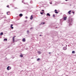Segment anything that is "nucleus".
I'll return each instance as SVG.
<instances>
[{"mask_svg":"<svg viewBox=\"0 0 76 76\" xmlns=\"http://www.w3.org/2000/svg\"><path fill=\"white\" fill-rule=\"evenodd\" d=\"M53 17H55V15H54V14H53Z\"/></svg>","mask_w":76,"mask_h":76,"instance_id":"obj_22","label":"nucleus"},{"mask_svg":"<svg viewBox=\"0 0 76 76\" xmlns=\"http://www.w3.org/2000/svg\"><path fill=\"white\" fill-rule=\"evenodd\" d=\"M47 16H50V15L49 13H48L47 14Z\"/></svg>","mask_w":76,"mask_h":76,"instance_id":"obj_14","label":"nucleus"},{"mask_svg":"<svg viewBox=\"0 0 76 76\" xmlns=\"http://www.w3.org/2000/svg\"><path fill=\"white\" fill-rule=\"evenodd\" d=\"M30 19L32 20L33 19V17H32V15L30 18Z\"/></svg>","mask_w":76,"mask_h":76,"instance_id":"obj_11","label":"nucleus"},{"mask_svg":"<svg viewBox=\"0 0 76 76\" xmlns=\"http://www.w3.org/2000/svg\"><path fill=\"white\" fill-rule=\"evenodd\" d=\"M50 4H52V2L50 1Z\"/></svg>","mask_w":76,"mask_h":76,"instance_id":"obj_21","label":"nucleus"},{"mask_svg":"<svg viewBox=\"0 0 76 76\" xmlns=\"http://www.w3.org/2000/svg\"><path fill=\"white\" fill-rule=\"evenodd\" d=\"M43 24H45V23H43Z\"/></svg>","mask_w":76,"mask_h":76,"instance_id":"obj_31","label":"nucleus"},{"mask_svg":"<svg viewBox=\"0 0 76 76\" xmlns=\"http://www.w3.org/2000/svg\"><path fill=\"white\" fill-rule=\"evenodd\" d=\"M65 1H68V0H65Z\"/></svg>","mask_w":76,"mask_h":76,"instance_id":"obj_29","label":"nucleus"},{"mask_svg":"<svg viewBox=\"0 0 76 76\" xmlns=\"http://www.w3.org/2000/svg\"><path fill=\"white\" fill-rule=\"evenodd\" d=\"M22 41H23V42H25V41H26V39H25V38H23L22 39Z\"/></svg>","mask_w":76,"mask_h":76,"instance_id":"obj_3","label":"nucleus"},{"mask_svg":"<svg viewBox=\"0 0 76 76\" xmlns=\"http://www.w3.org/2000/svg\"><path fill=\"white\" fill-rule=\"evenodd\" d=\"M71 12H72V11L71 10H70L68 12V13L69 15H70L71 14Z\"/></svg>","mask_w":76,"mask_h":76,"instance_id":"obj_5","label":"nucleus"},{"mask_svg":"<svg viewBox=\"0 0 76 76\" xmlns=\"http://www.w3.org/2000/svg\"><path fill=\"white\" fill-rule=\"evenodd\" d=\"M57 11L56 10H55V13H57H57H58V12H57Z\"/></svg>","mask_w":76,"mask_h":76,"instance_id":"obj_7","label":"nucleus"},{"mask_svg":"<svg viewBox=\"0 0 76 76\" xmlns=\"http://www.w3.org/2000/svg\"><path fill=\"white\" fill-rule=\"evenodd\" d=\"M33 29V27H31L30 28V29Z\"/></svg>","mask_w":76,"mask_h":76,"instance_id":"obj_23","label":"nucleus"},{"mask_svg":"<svg viewBox=\"0 0 76 76\" xmlns=\"http://www.w3.org/2000/svg\"><path fill=\"white\" fill-rule=\"evenodd\" d=\"M3 35V33L1 32L0 34V35Z\"/></svg>","mask_w":76,"mask_h":76,"instance_id":"obj_16","label":"nucleus"},{"mask_svg":"<svg viewBox=\"0 0 76 76\" xmlns=\"http://www.w3.org/2000/svg\"><path fill=\"white\" fill-rule=\"evenodd\" d=\"M41 60V59L38 58L37 59V61H39V60Z\"/></svg>","mask_w":76,"mask_h":76,"instance_id":"obj_15","label":"nucleus"},{"mask_svg":"<svg viewBox=\"0 0 76 76\" xmlns=\"http://www.w3.org/2000/svg\"><path fill=\"white\" fill-rule=\"evenodd\" d=\"M7 14L8 15H10V12H7Z\"/></svg>","mask_w":76,"mask_h":76,"instance_id":"obj_4","label":"nucleus"},{"mask_svg":"<svg viewBox=\"0 0 76 76\" xmlns=\"http://www.w3.org/2000/svg\"><path fill=\"white\" fill-rule=\"evenodd\" d=\"M7 7H9V5H7Z\"/></svg>","mask_w":76,"mask_h":76,"instance_id":"obj_25","label":"nucleus"},{"mask_svg":"<svg viewBox=\"0 0 76 76\" xmlns=\"http://www.w3.org/2000/svg\"><path fill=\"white\" fill-rule=\"evenodd\" d=\"M20 56L21 57H23V55H22V54H21L20 55Z\"/></svg>","mask_w":76,"mask_h":76,"instance_id":"obj_10","label":"nucleus"},{"mask_svg":"<svg viewBox=\"0 0 76 76\" xmlns=\"http://www.w3.org/2000/svg\"><path fill=\"white\" fill-rule=\"evenodd\" d=\"M11 69V67L9 66H8V67H7V69L8 70H10Z\"/></svg>","mask_w":76,"mask_h":76,"instance_id":"obj_1","label":"nucleus"},{"mask_svg":"<svg viewBox=\"0 0 76 76\" xmlns=\"http://www.w3.org/2000/svg\"><path fill=\"white\" fill-rule=\"evenodd\" d=\"M44 10H42L41 11V12H40V14H41V15H42V14L44 13Z\"/></svg>","mask_w":76,"mask_h":76,"instance_id":"obj_2","label":"nucleus"},{"mask_svg":"<svg viewBox=\"0 0 76 76\" xmlns=\"http://www.w3.org/2000/svg\"><path fill=\"white\" fill-rule=\"evenodd\" d=\"M22 16H23V15L22 14H20L19 16H20V17H22Z\"/></svg>","mask_w":76,"mask_h":76,"instance_id":"obj_9","label":"nucleus"},{"mask_svg":"<svg viewBox=\"0 0 76 76\" xmlns=\"http://www.w3.org/2000/svg\"><path fill=\"white\" fill-rule=\"evenodd\" d=\"M39 36H40V37H41L42 35H39Z\"/></svg>","mask_w":76,"mask_h":76,"instance_id":"obj_30","label":"nucleus"},{"mask_svg":"<svg viewBox=\"0 0 76 76\" xmlns=\"http://www.w3.org/2000/svg\"><path fill=\"white\" fill-rule=\"evenodd\" d=\"M13 26V24H11V26H10V28H11V29H13V27H12V26Z\"/></svg>","mask_w":76,"mask_h":76,"instance_id":"obj_8","label":"nucleus"},{"mask_svg":"<svg viewBox=\"0 0 76 76\" xmlns=\"http://www.w3.org/2000/svg\"><path fill=\"white\" fill-rule=\"evenodd\" d=\"M73 20H72V19H71L70 20H69V22H72Z\"/></svg>","mask_w":76,"mask_h":76,"instance_id":"obj_13","label":"nucleus"},{"mask_svg":"<svg viewBox=\"0 0 76 76\" xmlns=\"http://www.w3.org/2000/svg\"><path fill=\"white\" fill-rule=\"evenodd\" d=\"M25 18H26V19H28V17H26Z\"/></svg>","mask_w":76,"mask_h":76,"instance_id":"obj_28","label":"nucleus"},{"mask_svg":"<svg viewBox=\"0 0 76 76\" xmlns=\"http://www.w3.org/2000/svg\"><path fill=\"white\" fill-rule=\"evenodd\" d=\"M27 34H29V30L27 31Z\"/></svg>","mask_w":76,"mask_h":76,"instance_id":"obj_18","label":"nucleus"},{"mask_svg":"<svg viewBox=\"0 0 76 76\" xmlns=\"http://www.w3.org/2000/svg\"><path fill=\"white\" fill-rule=\"evenodd\" d=\"M15 37H13V41H15Z\"/></svg>","mask_w":76,"mask_h":76,"instance_id":"obj_17","label":"nucleus"},{"mask_svg":"<svg viewBox=\"0 0 76 76\" xmlns=\"http://www.w3.org/2000/svg\"><path fill=\"white\" fill-rule=\"evenodd\" d=\"M72 54H75V51H72Z\"/></svg>","mask_w":76,"mask_h":76,"instance_id":"obj_12","label":"nucleus"},{"mask_svg":"<svg viewBox=\"0 0 76 76\" xmlns=\"http://www.w3.org/2000/svg\"><path fill=\"white\" fill-rule=\"evenodd\" d=\"M7 39H4V41H7Z\"/></svg>","mask_w":76,"mask_h":76,"instance_id":"obj_19","label":"nucleus"},{"mask_svg":"<svg viewBox=\"0 0 76 76\" xmlns=\"http://www.w3.org/2000/svg\"><path fill=\"white\" fill-rule=\"evenodd\" d=\"M25 22H27V20H26L24 21Z\"/></svg>","mask_w":76,"mask_h":76,"instance_id":"obj_24","label":"nucleus"},{"mask_svg":"<svg viewBox=\"0 0 76 76\" xmlns=\"http://www.w3.org/2000/svg\"><path fill=\"white\" fill-rule=\"evenodd\" d=\"M49 54H51V52H49Z\"/></svg>","mask_w":76,"mask_h":76,"instance_id":"obj_26","label":"nucleus"},{"mask_svg":"<svg viewBox=\"0 0 76 76\" xmlns=\"http://www.w3.org/2000/svg\"><path fill=\"white\" fill-rule=\"evenodd\" d=\"M66 19H67V17H65L64 18V20H66Z\"/></svg>","mask_w":76,"mask_h":76,"instance_id":"obj_6","label":"nucleus"},{"mask_svg":"<svg viewBox=\"0 0 76 76\" xmlns=\"http://www.w3.org/2000/svg\"><path fill=\"white\" fill-rule=\"evenodd\" d=\"M38 54H41V53L40 51L38 52Z\"/></svg>","mask_w":76,"mask_h":76,"instance_id":"obj_20","label":"nucleus"},{"mask_svg":"<svg viewBox=\"0 0 76 76\" xmlns=\"http://www.w3.org/2000/svg\"><path fill=\"white\" fill-rule=\"evenodd\" d=\"M72 13H73V14H74V12H72Z\"/></svg>","mask_w":76,"mask_h":76,"instance_id":"obj_27","label":"nucleus"}]
</instances>
